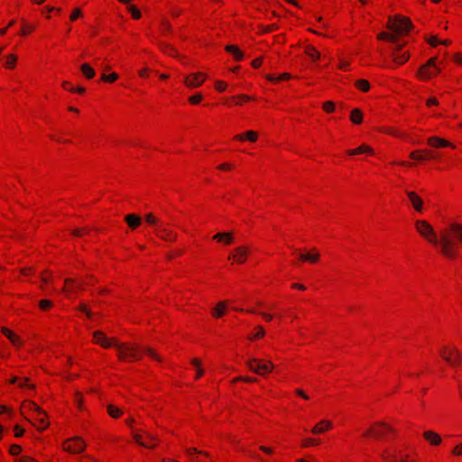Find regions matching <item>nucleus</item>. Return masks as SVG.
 Listing matches in <instances>:
<instances>
[{
	"label": "nucleus",
	"mask_w": 462,
	"mask_h": 462,
	"mask_svg": "<svg viewBox=\"0 0 462 462\" xmlns=\"http://www.w3.org/2000/svg\"><path fill=\"white\" fill-rule=\"evenodd\" d=\"M236 254H234V258L240 263H243L246 260L247 248L245 246H239L236 248Z\"/></svg>",
	"instance_id": "nucleus-22"
},
{
	"label": "nucleus",
	"mask_w": 462,
	"mask_h": 462,
	"mask_svg": "<svg viewBox=\"0 0 462 462\" xmlns=\"http://www.w3.org/2000/svg\"><path fill=\"white\" fill-rule=\"evenodd\" d=\"M299 258L301 261H309L310 263H316L319 260V254H299Z\"/></svg>",
	"instance_id": "nucleus-32"
},
{
	"label": "nucleus",
	"mask_w": 462,
	"mask_h": 462,
	"mask_svg": "<svg viewBox=\"0 0 462 462\" xmlns=\"http://www.w3.org/2000/svg\"><path fill=\"white\" fill-rule=\"evenodd\" d=\"M85 441L80 437H74L63 443V449L73 454H79L85 450Z\"/></svg>",
	"instance_id": "nucleus-10"
},
{
	"label": "nucleus",
	"mask_w": 462,
	"mask_h": 462,
	"mask_svg": "<svg viewBox=\"0 0 462 462\" xmlns=\"http://www.w3.org/2000/svg\"><path fill=\"white\" fill-rule=\"evenodd\" d=\"M115 346L117 350L118 358L121 361L134 362L140 360L144 353L150 356L152 359L159 362L161 361V358L158 356V355L155 354L154 351L151 348L141 347L130 343L120 344L118 342L115 344Z\"/></svg>",
	"instance_id": "nucleus-1"
},
{
	"label": "nucleus",
	"mask_w": 462,
	"mask_h": 462,
	"mask_svg": "<svg viewBox=\"0 0 462 462\" xmlns=\"http://www.w3.org/2000/svg\"><path fill=\"white\" fill-rule=\"evenodd\" d=\"M88 284H89V282L87 280L83 281V282H79V281H76L71 278H67L65 280L62 291L64 292L69 293V292L84 290L85 286L88 285Z\"/></svg>",
	"instance_id": "nucleus-13"
},
{
	"label": "nucleus",
	"mask_w": 462,
	"mask_h": 462,
	"mask_svg": "<svg viewBox=\"0 0 462 462\" xmlns=\"http://www.w3.org/2000/svg\"><path fill=\"white\" fill-rule=\"evenodd\" d=\"M374 152L373 149L371 147H369L368 145L366 144H362L361 146L356 148V149H352V150H348L347 151V153L349 155H356V154H361V153H370L372 154Z\"/></svg>",
	"instance_id": "nucleus-25"
},
{
	"label": "nucleus",
	"mask_w": 462,
	"mask_h": 462,
	"mask_svg": "<svg viewBox=\"0 0 462 462\" xmlns=\"http://www.w3.org/2000/svg\"><path fill=\"white\" fill-rule=\"evenodd\" d=\"M387 432L394 433L395 430L390 425L384 422H379L375 424L373 429L368 430L364 435L369 436L371 433H373L377 438H383Z\"/></svg>",
	"instance_id": "nucleus-12"
},
{
	"label": "nucleus",
	"mask_w": 462,
	"mask_h": 462,
	"mask_svg": "<svg viewBox=\"0 0 462 462\" xmlns=\"http://www.w3.org/2000/svg\"><path fill=\"white\" fill-rule=\"evenodd\" d=\"M392 58H393V60L396 64L401 65V64L405 63L408 60L409 54L406 51L405 52H399V53L392 52Z\"/></svg>",
	"instance_id": "nucleus-26"
},
{
	"label": "nucleus",
	"mask_w": 462,
	"mask_h": 462,
	"mask_svg": "<svg viewBox=\"0 0 462 462\" xmlns=\"http://www.w3.org/2000/svg\"><path fill=\"white\" fill-rule=\"evenodd\" d=\"M94 342L104 348L115 346L118 341L116 338H108L103 331L97 330L93 333Z\"/></svg>",
	"instance_id": "nucleus-11"
},
{
	"label": "nucleus",
	"mask_w": 462,
	"mask_h": 462,
	"mask_svg": "<svg viewBox=\"0 0 462 462\" xmlns=\"http://www.w3.org/2000/svg\"><path fill=\"white\" fill-rule=\"evenodd\" d=\"M157 236L164 240H171V233L168 232L166 229H163L162 227H159L157 229Z\"/></svg>",
	"instance_id": "nucleus-42"
},
{
	"label": "nucleus",
	"mask_w": 462,
	"mask_h": 462,
	"mask_svg": "<svg viewBox=\"0 0 462 462\" xmlns=\"http://www.w3.org/2000/svg\"><path fill=\"white\" fill-rule=\"evenodd\" d=\"M16 462H38L33 457L29 456H23L16 460Z\"/></svg>",
	"instance_id": "nucleus-56"
},
{
	"label": "nucleus",
	"mask_w": 462,
	"mask_h": 462,
	"mask_svg": "<svg viewBox=\"0 0 462 462\" xmlns=\"http://www.w3.org/2000/svg\"><path fill=\"white\" fill-rule=\"evenodd\" d=\"M145 221L150 225H155L157 222L155 216L152 213L145 216Z\"/></svg>",
	"instance_id": "nucleus-51"
},
{
	"label": "nucleus",
	"mask_w": 462,
	"mask_h": 462,
	"mask_svg": "<svg viewBox=\"0 0 462 462\" xmlns=\"http://www.w3.org/2000/svg\"><path fill=\"white\" fill-rule=\"evenodd\" d=\"M23 408L34 411L37 412V414L38 413H43V410H42L39 405H37L35 402H33L32 401H25V402H23Z\"/></svg>",
	"instance_id": "nucleus-31"
},
{
	"label": "nucleus",
	"mask_w": 462,
	"mask_h": 462,
	"mask_svg": "<svg viewBox=\"0 0 462 462\" xmlns=\"http://www.w3.org/2000/svg\"><path fill=\"white\" fill-rule=\"evenodd\" d=\"M451 239L455 242L462 244V225L461 224H451L449 226V233H448Z\"/></svg>",
	"instance_id": "nucleus-14"
},
{
	"label": "nucleus",
	"mask_w": 462,
	"mask_h": 462,
	"mask_svg": "<svg viewBox=\"0 0 462 462\" xmlns=\"http://www.w3.org/2000/svg\"><path fill=\"white\" fill-rule=\"evenodd\" d=\"M317 443H318V442H317V440H316V439H306L305 440H303L302 445H303L304 447H309V446H310V445H315V444H317Z\"/></svg>",
	"instance_id": "nucleus-59"
},
{
	"label": "nucleus",
	"mask_w": 462,
	"mask_h": 462,
	"mask_svg": "<svg viewBox=\"0 0 462 462\" xmlns=\"http://www.w3.org/2000/svg\"><path fill=\"white\" fill-rule=\"evenodd\" d=\"M246 365L252 372L259 375H264L265 374L271 372L273 368L272 362L268 361L266 363H263L262 360L258 358H251L247 360Z\"/></svg>",
	"instance_id": "nucleus-5"
},
{
	"label": "nucleus",
	"mask_w": 462,
	"mask_h": 462,
	"mask_svg": "<svg viewBox=\"0 0 462 462\" xmlns=\"http://www.w3.org/2000/svg\"><path fill=\"white\" fill-rule=\"evenodd\" d=\"M439 245L441 246V253L448 257L455 258L457 256V249L454 241L448 236V232H443L440 235Z\"/></svg>",
	"instance_id": "nucleus-4"
},
{
	"label": "nucleus",
	"mask_w": 462,
	"mask_h": 462,
	"mask_svg": "<svg viewBox=\"0 0 462 462\" xmlns=\"http://www.w3.org/2000/svg\"><path fill=\"white\" fill-rule=\"evenodd\" d=\"M16 56L14 54H10L6 57V60L5 63V68L7 69H14L16 64Z\"/></svg>",
	"instance_id": "nucleus-37"
},
{
	"label": "nucleus",
	"mask_w": 462,
	"mask_h": 462,
	"mask_svg": "<svg viewBox=\"0 0 462 462\" xmlns=\"http://www.w3.org/2000/svg\"><path fill=\"white\" fill-rule=\"evenodd\" d=\"M51 279V273L48 271H44L41 275V280L43 283H48Z\"/></svg>",
	"instance_id": "nucleus-54"
},
{
	"label": "nucleus",
	"mask_w": 462,
	"mask_h": 462,
	"mask_svg": "<svg viewBox=\"0 0 462 462\" xmlns=\"http://www.w3.org/2000/svg\"><path fill=\"white\" fill-rule=\"evenodd\" d=\"M161 48L165 53H168L170 56L171 55L172 49L170 44H162Z\"/></svg>",
	"instance_id": "nucleus-60"
},
{
	"label": "nucleus",
	"mask_w": 462,
	"mask_h": 462,
	"mask_svg": "<svg viewBox=\"0 0 462 462\" xmlns=\"http://www.w3.org/2000/svg\"><path fill=\"white\" fill-rule=\"evenodd\" d=\"M22 22H23V26L21 28L20 34L22 36H26V35L30 34L33 31L34 28L32 25L26 23L23 19L22 20Z\"/></svg>",
	"instance_id": "nucleus-36"
},
{
	"label": "nucleus",
	"mask_w": 462,
	"mask_h": 462,
	"mask_svg": "<svg viewBox=\"0 0 462 462\" xmlns=\"http://www.w3.org/2000/svg\"><path fill=\"white\" fill-rule=\"evenodd\" d=\"M202 100V95L201 94H196L194 96H191L189 97V102L192 104H198Z\"/></svg>",
	"instance_id": "nucleus-52"
},
{
	"label": "nucleus",
	"mask_w": 462,
	"mask_h": 462,
	"mask_svg": "<svg viewBox=\"0 0 462 462\" xmlns=\"http://www.w3.org/2000/svg\"><path fill=\"white\" fill-rule=\"evenodd\" d=\"M417 231L425 237L429 242L437 245L439 243L433 227L424 220H418L415 223Z\"/></svg>",
	"instance_id": "nucleus-6"
},
{
	"label": "nucleus",
	"mask_w": 462,
	"mask_h": 462,
	"mask_svg": "<svg viewBox=\"0 0 462 462\" xmlns=\"http://www.w3.org/2000/svg\"><path fill=\"white\" fill-rule=\"evenodd\" d=\"M428 42L431 46H437L438 44H439V41H438L437 37L435 36H431L430 39H428Z\"/></svg>",
	"instance_id": "nucleus-64"
},
{
	"label": "nucleus",
	"mask_w": 462,
	"mask_h": 462,
	"mask_svg": "<svg viewBox=\"0 0 462 462\" xmlns=\"http://www.w3.org/2000/svg\"><path fill=\"white\" fill-rule=\"evenodd\" d=\"M387 26L395 33L402 34L411 30L412 23L409 18L397 15L394 18H389Z\"/></svg>",
	"instance_id": "nucleus-2"
},
{
	"label": "nucleus",
	"mask_w": 462,
	"mask_h": 462,
	"mask_svg": "<svg viewBox=\"0 0 462 462\" xmlns=\"http://www.w3.org/2000/svg\"><path fill=\"white\" fill-rule=\"evenodd\" d=\"M237 50H239V49L235 45L226 46V51L233 55H234V53H236L237 51Z\"/></svg>",
	"instance_id": "nucleus-61"
},
{
	"label": "nucleus",
	"mask_w": 462,
	"mask_h": 462,
	"mask_svg": "<svg viewBox=\"0 0 462 462\" xmlns=\"http://www.w3.org/2000/svg\"><path fill=\"white\" fill-rule=\"evenodd\" d=\"M118 78H119V76L116 72H113L110 74L103 73L101 75V80L107 82V83H114L115 81H116L118 79Z\"/></svg>",
	"instance_id": "nucleus-34"
},
{
	"label": "nucleus",
	"mask_w": 462,
	"mask_h": 462,
	"mask_svg": "<svg viewBox=\"0 0 462 462\" xmlns=\"http://www.w3.org/2000/svg\"><path fill=\"white\" fill-rule=\"evenodd\" d=\"M356 88H358L362 91H368L370 88V84L365 79H359L356 82Z\"/></svg>",
	"instance_id": "nucleus-39"
},
{
	"label": "nucleus",
	"mask_w": 462,
	"mask_h": 462,
	"mask_svg": "<svg viewBox=\"0 0 462 462\" xmlns=\"http://www.w3.org/2000/svg\"><path fill=\"white\" fill-rule=\"evenodd\" d=\"M407 196L411 200L412 207L417 211L422 210V199L413 191H407Z\"/></svg>",
	"instance_id": "nucleus-16"
},
{
	"label": "nucleus",
	"mask_w": 462,
	"mask_h": 462,
	"mask_svg": "<svg viewBox=\"0 0 462 462\" xmlns=\"http://www.w3.org/2000/svg\"><path fill=\"white\" fill-rule=\"evenodd\" d=\"M235 139L239 141H244L246 139L250 142H255L257 140V134L254 131H247L244 134L236 135Z\"/></svg>",
	"instance_id": "nucleus-28"
},
{
	"label": "nucleus",
	"mask_w": 462,
	"mask_h": 462,
	"mask_svg": "<svg viewBox=\"0 0 462 462\" xmlns=\"http://www.w3.org/2000/svg\"><path fill=\"white\" fill-rule=\"evenodd\" d=\"M350 119L354 124H361L363 119V114L360 109L355 108L351 111Z\"/></svg>",
	"instance_id": "nucleus-30"
},
{
	"label": "nucleus",
	"mask_w": 462,
	"mask_h": 462,
	"mask_svg": "<svg viewBox=\"0 0 462 462\" xmlns=\"http://www.w3.org/2000/svg\"><path fill=\"white\" fill-rule=\"evenodd\" d=\"M226 88V84L223 81H217L216 82V88L218 90V91H224Z\"/></svg>",
	"instance_id": "nucleus-58"
},
{
	"label": "nucleus",
	"mask_w": 462,
	"mask_h": 462,
	"mask_svg": "<svg viewBox=\"0 0 462 462\" xmlns=\"http://www.w3.org/2000/svg\"><path fill=\"white\" fill-rule=\"evenodd\" d=\"M257 329V332L254 334V335H250L248 337V338L250 340H254V339H256V338H261L264 336L265 332H264V329L263 327L259 326L256 328Z\"/></svg>",
	"instance_id": "nucleus-43"
},
{
	"label": "nucleus",
	"mask_w": 462,
	"mask_h": 462,
	"mask_svg": "<svg viewBox=\"0 0 462 462\" xmlns=\"http://www.w3.org/2000/svg\"><path fill=\"white\" fill-rule=\"evenodd\" d=\"M439 354L452 366H457L461 363V354L457 347L444 346Z\"/></svg>",
	"instance_id": "nucleus-9"
},
{
	"label": "nucleus",
	"mask_w": 462,
	"mask_h": 462,
	"mask_svg": "<svg viewBox=\"0 0 462 462\" xmlns=\"http://www.w3.org/2000/svg\"><path fill=\"white\" fill-rule=\"evenodd\" d=\"M79 310H80V311L84 312V313L86 314V316L88 317V319H93V317H94V313H93L92 311H90V310L87 308L86 304H84V303H81V304L79 306Z\"/></svg>",
	"instance_id": "nucleus-44"
},
{
	"label": "nucleus",
	"mask_w": 462,
	"mask_h": 462,
	"mask_svg": "<svg viewBox=\"0 0 462 462\" xmlns=\"http://www.w3.org/2000/svg\"><path fill=\"white\" fill-rule=\"evenodd\" d=\"M9 452L13 456H17L22 452V447L18 444H13L10 446Z\"/></svg>",
	"instance_id": "nucleus-45"
},
{
	"label": "nucleus",
	"mask_w": 462,
	"mask_h": 462,
	"mask_svg": "<svg viewBox=\"0 0 462 462\" xmlns=\"http://www.w3.org/2000/svg\"><path fill=\"white\" fill-rule=\"evenodd\" d=\"M430 156V151L427 150H418L411 152L410 158L418 162H423L428 160Z\"/></svg>",
	"instance_id": "nucleus-20"
},
{
	"label": "nucleus",
	"mask_w": 462,
	"mask_h": 462,
	"mask_svg": "<svg viewBox=\"0 0 462 462\" xmlns=\"http://www.w3.org/2000/svg\"><path fill=\"white\" fill-rule=\"evenodd\" d=\"M439 354L452 366H457L461 363V354L457 347L444 346Z\"/></svg>",
	"instance_id": "nucleus-8"
},
{
	"label": "nucleus",
	"mask_w": 462,
	"mask_h": 462,
	"mask_svg": "<svg viewBox=\"0 0 462 462\" xmlns=\"http://www.w3.org/2000/svg\"><path fill=\"white\" fill-rule=\"evenodd\" d=\"M107 413L109 414L110 417L117 419L123 414V411L120 408L113 404H109L107 405Z\"/></svg>",
	"instance_id": "nucleus-29"
},
{
	"label": "nucleus",
	"mask_w": 462,
	"mask_h": 462,
	"mask_svg": "<svg viewBox=\"0 0 462 462\" xmlns=\"http://www.w3.org/2000/svg\"><path fill=\"white\" fill-rule=\"evenodd\" d=\"M82 16V12L79 8H76L73 13L70 14L69 16V20L71 22H74L76 21L77 19H79V17Z\"/></svg>",
	"instance_id": "nucleus-48"
},
{
	"label": "nucleus",
	"mask_w": 462,
	"mask_h": 462,
	"mask_svg": "<svg viewBox=\"0 0 462 462\" xmlns=\"http://www.w3.org/2000/svg\"><path fill=\"white\" fill-rule=\"evenodd\" d=\"M52 305H53V303L50 300L44 299V300H42L39 301V308L42 310H48L52 307Z\"/></svg>",
	"instance_id": "nucleus-41"
},
{
	"label": "nucleus",
	"mask_w": 462,
	"mask_h": 462,
	"mask_svg": "<svg viewBox=\"0 0 462 462\" xmlns=\"http://www.w3.org/2000/svg\"><path fill=\"white\" fill-rule=\"evenodd\" d=\"M125 221L132 230H134L141 226L142 218L139 215L133 213L126 215Z\"/></svg>",
	"instance_id": "nucleus-15"
},
{
	"label": "nucleus",
	"mask_w": 462,
	"mask_h": 462,
	"mask_svg": "<svg viewBox=\"0 0 462 462\" xmlns=\"http://www.w3.org/2000/svg\"><path fill=\"white\" fill-rule=\"evenodd\" d=\"M331 427L332 423L330 421L322 420L312 429L311 432L314 434H319L329 430Z\"/></svg>",
	"instance_id": "nucleus-23"
},
{
	"label": "nucleus",
	"mask_w": 462,
	"mask_h": 462,
	"mask_svg": "<svg viewBox=\"0 0 462 462\" xmlns=\"http://www.w3.org/2000/svg\"><path fill=\"white\" fill-rule=\"evenodd\" d=\"M133 439L134 442L146 448H153L156 446L153 436L144 429H133Z\"/></svg>",
	"instance_id": "nucleus-3"
},
{
	"label": "nucleus",
	"mask_w": 462,
	"mask_h": 462,
	"mask_svg": "<svg viewBox=\"0 0 462 462\" xmlns=\"http://www.w3.org/2000/svg\"><path fill=\"white\" fill-rule=\"evenodd\" d=\"M437 58L430 59L424 65H422L418 71V76L421 79H429L440 72V69L436 65Z\"/></svg>",
	"instance_id": "nucleus-7"
},
{
	"label": "nucleus",
	"mask_w": 462,
	"mask_h": 462,
	"mask_svg": "<svg viewBox=\"0 0 462 462\" xmlns=\"http://www.w3.org/2000/svg\"><path fill=\"white\" fill-rule=\"evenodd\" d=\"M235 382H237V381H244V382H247V383H254L257 381V379L255 377H244V376H240V377H237L234 380Z\"/></svg>",
	"instance_id": "nucleus-53"
},
{
	"label": "nucleus",
	"mask_w": 462,
	"mask_h": 462,
	"mask_svg": "<svg viewBox=\"0 0 462 462\" xmlns=\"http://www.w3.org/2000/svg\"><path fill=\"white\" fill-rule=\"evenodd\" d=\"M36 422L34 426L38 429V430L42 431L47 429L49 423L47 421V414L43 411V413H38L37 418H35Z\"/></svg>",
	"instance_id": "nucleus-17"
},
{
	"label": "nucleus",
	"mask_w": 462,
	"mask_h": 462,
	"mask_svg": "<svg viewBox=\"0 0 462 462\" xmlns=\"http://www.w3.org/2000/svg\"><path fill=\"white\" fill-rule=\"evenodd\" d=\"M15 437L19 438L23 435L24 430L22 429L19 425L14 426Z\"/></svg>",
	"instance_id": "nucleus-57"
},
{
	"label": "nucleus",
	"mask_w": 462,
	"mask_h": 462,
	"mask_svg": "<svg viewBox=\"0 0 462 462\" xmlns=\"http://www.w3.org/2000/svg\"><path fill=\"white\" fill-rule=\"evenodd\" d=\"M428 143L433 147H454L451 143L436 136L429 138Z\"/></svg>",
	"instance_id": "nucleus-18"
},
{
	"label": "nucleus",
	"mask_w": 462,
	"mask_h": 462,
	"mask_svg": "<svg viewBox=\"0 0 462 462\" xmlns=\"http://www.w3.org/2000/svg\"><path fill=\"white\" fill-rule=\"evenodd\" d=\"M323 109L328 112V113H330L332 112L334 109H335V105L333 102L331 101H327L323 104Z\"/></svg>",
	"instance_id": "nucleus-50"
},
{
	"label": "nucleus",
	"mask_w": 462,
	"mask_h": 462,
	"mask_svg": "<svg viewBox=\"0 0 462 462\" xmlns=\"http://www.w3.org/2000/svg\"><path fill=\"white\" fill-rule=\"evenodd\" d=\"M423 436L431 445H439L441 443L440 436L434 431H425Z\"/></svg>",
	"instance_id": "nucleus-21"
},
{
	"label": "nucleus",
	"mask_w": 462,
	"mask_h": 462,
	"mask_svg": "<svg viewBox=\"0 0 462 462\" xmlns=\"http://www.w3.org/2000/svg\"><path fill=\"white\" fill-rule=\"evenodd\" d=\"M226 308V303L225 301L219 302L217 307L213 310L214 317H221L225 313V310Z\"/></svg>",
	"instance_id": "nucleus-33"
},
{
	"label": "nucleus",
	"mask_w": 462,
	"mask_h": 462,
	"mask_svg": "<svg viewBox=\"0 0 462 462\" xmlns=\"http://www.w3.org/2000/svg\"><path fill=\"white\" fill-rule=\"evenodd\" d=\"M80 70L87 79H92L96 76L95 69L88 63H83Z\"/></svg>",
	"instance_id": "nucleus-24"
},
{
	"label": "nucleus",
	"mask_w": 462,
	"mask_h": 462,
	"mask_svg": "<svg viewBox=\"0 0 462 462\" xmlns=\"http://www.w3.org/2000/svg\"><path fill=\"white\" fill-rule=\"evenodd\" d=\"M2 333L15 346L22 344L21 338L15 335L11 329L3 327L1 328Z\"/></svg>",
	"instance_id": "nucleus-19"
},
{
	"label": "nucleus",
	"mask_w": 462,
	"mask_h": 462,
	"mask_svg": "<svg viewBox=\"0 0 462 462\" xmlns=\"http://www.w3.org/2000/svg\"><path fill=\"white\" fill-rule=\"evenodd\" d=\"M162 32L163 34L171 32V23L169 22H165L162 24Z\"/></svg>",
	"instance_id": "nucleus-55"
},
{
	"label": "nucleus",
	"mask_w": 462,
	"mask_h": 462,
	"mask_svg": "<svg viewBox=\"0 0 462 462\" xmlns=\"http://www.w3.org/2000/svg\"><path fill=\"white\" fill-rule=\"evenodd\" d=\"M204 79L201 75H191L186 79V83L189 87H197L202 84Z\"/></svg>",
	"instance_id": "nucleus-27"
},
{
	"label": "nucleus",
	"mask_w": 462,
	"mask_h": 462,
	"mask_svg": "<svg viewBox=\"0 0 462 462\" xmlns=\"http://www.w3.org/2000/svg\"><path fill=\"white\" fill-rule=\"evenodd\" d=\"M223 241L229 245L231 243H233V236L231 233H226V236H225V238L223 239Z\"/></svg>",
	"instance_id": "nucleus-63"
},
{
	"label": "nucleus",
	"mask_w": 462,
	"mask_h": 462,
	"mask_svg": "<svg viewBox=\"0 0 462 462\" xmlns=\"http://www.w3.org/2000/svg\"><path fill=\"white\" fill-rule=\"evenodd\" d=\"M452 453L456 456L462 455V443L457 447L454 448Z\"/></svg>",
	"instance_id": "nucleus-62"
},
{
	"label": "nucleus",
	"mask_w": 462,
	"mask_h": 462,
	"mask_svg": "<svg viewBox=\"0 0 462 462\" xmlns=\"http://www.w3.org/2000/svg\"><path fill=\"white\" fill-rule=\"evenodd\" d=\"M267 79L271 81H278V80H282V79H291V75L289 73H283L278 79H276L273 76H268Z\"/></svg>",
	"instance_id": "nucleus-49"
},
{
	"label": "nucleus",
	"mask_w": 462,
	"mask_h": 462,
	"mask_svg": "<svg viewBox=\"0 0 462 462\" xmlns=\"http://www.w3.org/2000/svg\"><path fill=\"white\" fill-rule=\"evenodd\" d=\"M306 54L314 60H317L319 58V52L311 46L307 48Z\"/></svg>",
	"instance_id": "nucleus-40"
},
{
	"label": "nucleus",
	"mask_w": 462,
	"mask_h": 462,
	"mask_svg": "<svg viewBox=\"0 0 462 462\" xmlns=\"http://www.w3.org/2000/svg\"><path fill=\"white\" fill-rule=\"evenodd\" d=\"M88 233V229L85 227L76 228L73 230L72 235L75 236L82 237Z\"/></svg>",
	"instance_id": "nucleus-47"
},
{
	"label": "nucleus",
	"mask_w": 462,
	"mask_h": 462,
	"mask_svg": "<svg viewBox=\"0 0 462 462\" xmlns=\"http://www.w3.org/2000/svg\"><path fill=\"white\" fill-rule=\"evenodd\" d=\"M377 39L378 40H386L390 42H395L396 41V36L393 35V34H390V33H387V32H380L378 35H377Z\"/></svg>",
	"instance_id": "nucleus-38"
},
{
	"label": "nucleus",
	"mask_w": 462,
	"mask_h": 462,
	"mask_svg": "<svg viewBox=\"0 0 462 462\" xmlns=\"http://www.w3.org/2000/svg\"><path fill=\"white\" fill-rule=\"evenodd\" d=\"M127 9L128 11L131 13L132 14V17L135 20H138L141 18L142 16V14H141V11L137 8L136 5H129L127 6Z\"/></svg>",
	"instance_id": "nucleus-35"
},
{
	"label": "nucleus",
	"mask_w": 462,
	"mask_h": 462,
	"mask_svg": "<svg viewBox=\"0 0 462 462\" xmlns=\"http://www.w3.org/2000/svg\"><path fill=\"white\" fill-rule=\"evenodd\" d=\"M28 382H29L28 378L21 379L20 383H19V387L20 388H28V389H31V390L34 389V385L29 383Z\"/></svg>",
	"instance_id": "nucleus-46"
}]
</instances>
